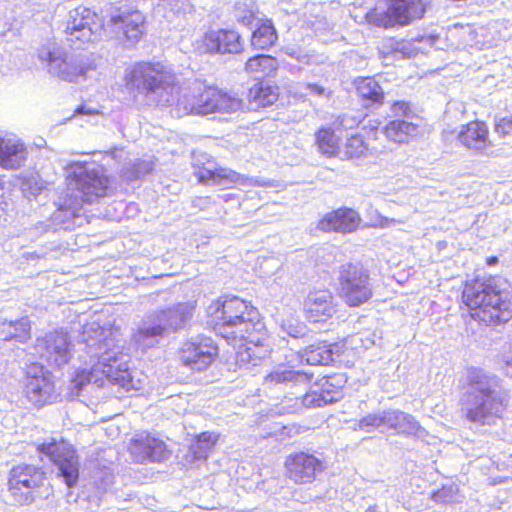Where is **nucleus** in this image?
I'll return each instance as SVG.
<instances>
[{
  "mask_svg": "<svg viewBox=\"0 0 512 512\" xmlns=\"http://www.w3.org/2000/svg\"><path fill=\"white\" fill-rule=\"evenodd\" d=\"M207 313L215 332L221 337L228 341H245L236 353L240 368L250 370L269 357L265 325L250 303L236 296H225L213 301Z\"/></svg>",
  "mask_w": 512,
  "mask_h": 512,
  "instance_id": "f257e3e1",
  "label": "nucleus"
},
{
  "mask_svg": "<svg viewBox=\"0 0 512 512\" xmlns=\"http://www.w3.org/2000/svg\"><path fill=\"white\" fill-rule=\"evenodd\" d=\"M80 342L90 357V370L82 369L75 373L71 381L76 395L87 385L102 387L105 380L119 385L125 390L134 388L126 355L123 354V340L118 329L101 327L93 322L85 325Z\"/></svg>",
  "mask_w": 512,
  "mask_h": 512,
  "instance_id": "f03ea898",
  "label": "nucleus"
},
{
  "mask_svg": "<svg viewBox=\"0 0 512 512\" xmlns=\"http://www.w3.org/2000/svg\"><path fill=\"white\" fill-rule=\"evenodd\" d=\"M509 399V391L500 377L483 369H468L459 399L466 421L481 426L495 424L506 411Z\"/></svg>",
  "mask_w": 512,
  "mask_h": 512,
  "instance_id": "7ed1b4c3",
  "label": "nucleus"
},
{
  "mask_svg": "<svg viewBox=\"0 0 512 512\" xmlns=\"http://www.w3.org/2000/svg\"><path fill=\"white\" fill-rule=\"evenodd\" d=\"M462 300L471 317L485 325L505 323L512 317V291L500 277L466 282Z\"/></svg>",
  "mask_w": 512,
  "mask_h": 512,
  "instance_id": "20e7f679",
  "label": "nucleus"
},
{
  "mask_svg": "<svg viewBox=\"0 0 512 512\" xmlns=\"http://www.w3.org/2000/svg\"><path fill=\"white\" fill-rule=\"evenodd\" d=\"M67 189L70 195L64 199L61 209L75 217L83 203H93L108 196L112 183L101 167L88 162H71L65 168Z\"/></svg>",
  "mask_w": 512,
  "mask_h": 512,
  "instance_id": "39448f33",
  "label": "nucleus"
},
{
  "mask_svg": "<svg viewBox=\"0 0 512 512\" xmlns=\"http://www.w3.org/2000/svg\"><path fill=\"white\" fill-rule=\"evenodd\" d=\"M126 86L157 106L179 108L181 96L175 75L161 63L138 62L125 74Z\"/></svg>",
  "mask_w": 512,
  "mask_h": 512,
  "instance_id": "423d86ee",
  "label": "nucleus"
},
{
  "mask_svg": "<svg viewBox=\"0 0 512 512\" xmlns=\"http://www.w3.org/2000/svg\"><path fill=\"white\" fill-rule=\"evenodd\" d=\"M196 309L195 300L170 302L157 310L151 319L133 334L135 343L142 349L154 346L165 331L176 332L187 326Z\"/></svg>",
  "mask_w": 512,
  "mask_h": 512,
  "instance_id": "0eeeda50",
  "label": "nucleus"
},
{
  "mask_svg": "<svg viewBox=\"0 0 512 512\" xmlns=\"http://www.w3.org/2000/svg\"><path fill=\"white\" fill-rule=\"evenodd\" d=\"M39 59L47 63L51 75L67 82L85 80L97 68L92 53L67 54L56 43H49L39 51Z\"/></svg>",
  "mask_w": 512,
  "mask_h": 512,
  "instance_id": "6e6552de",
  "label": "nucleus"
},
{
  "mask_svg": "<svg viewBox=\"0 0 512 512\" xmlns=\"http://www.w3.org/2000/svg\"><path fill=\"white\" fill-rule=\"evenodd\" d=\"M243 107L242 100L215 87L196 84L192 93H185L179 102V111L185 114L207 115L211 113L232 114Z\"/></svg>",
  "mask_w": 512,
  "mask_h": 512,
  "instance_id": "1a4fd4ad",
  "label": "nucleus"
},
{
  "mask_svg": "<svg viewBox=\"0 0 512 512\" xmlns=\"http://www.w3.org/2000/svg\"><path fill=\"white\" fill-rule=\"evenodd\" d=\"M339 296L350 307H358L373 296V282L369 271L359 263H346L339 269Z\"/></svg>",
  "mask_w": 512,
  "mask_h": 512,
  "instance_id": "9d476101",
  "label": "nucleus"
},
{
  "mask_svg": "<svg viewBox=\"0 0 512 512\" xmlns=\"http://www.w3.org/2000/svg\"><path fill=\"white\" fill-rule=\"evenodd\" d=\"M104 32L101 17L91 9L79 6L69 11L64 33L68 44L75 49L100 40Z\"/></svg>",
  "mask_w": 512,
  "mask_h": 512,
  "instance_id": "9b49d317",
  "label": "nucleus"
},
{
  "mask_svg": "<svg viewBox=\"0 0 512 512\" xmlns=\"http://www.w3.org/2000/svg\"><path fill=\"white\" fill-rule=\"evenodd\" d=\"M429 5L430 0H390L387 10L372 9L367 12L366 20L383 28L407 26L423 18Z\"/></svg>",
  "mask_w": 512,
  "mask_h": 512,
  "instance_id": "f8f14e48",
  "label": "nucleus"
},
{
  "mask_svg": "<svg viewBox=\"0 0 512 512\" xmlns=\"http://www.w3.org/2000/svg\"><path fill=\"white\" fill-rule=\"evenodd\" d=\"M22 393L27 402L36 408L51 404L58 397L52 374L39 363L26 367Z\"/></svg>",
  "mask_w": 512,
  "mask_h": 512,
  "instance_id": "ddd939ff",
  "label": "nucleus"
},
{
  "mask_svg": "<svg viewBox=\"0 0 512 512\" xmlns=\"http://www.w3.org/2000/svg\"><path fill=\"white\" fill-rule=\"evenodd\" d=\"M45 480V473L33 465L14 466L9 474L8 492L18 505L32 504Z\"/></svg>",
  "mask_w": 512,
  "mask_h": 512,
  "instance_id": "4468645a",
  "label": "nucleus"
},
{
  "mask_svg": "<svg viewBox=\"0 0 512 512\" xmlns=\"http://www.w3.org/2000/svg\"><path fill=\"white\" fill-rule=\"evenodd\" d=\"M40 453L46 455L57 467L58 474L66 485L73 487L79 478V458L74 447L66 441H51L38 447Z\"/></svg>",
  "mask_w": 512,
  "mask_h": 512,
  "instance_id": "2eb2a0df",
  "label": "nucleus"
},
{
  "mask_svg": "<svg viewBox=\"0 0 512 512\" xmlns=\"http://www.w3.org/2000/svg\"><path fill=\"white\" fill-rule=\"evenodd\" d=\"M218 348L209 337L198 336L185 342L180 349V360L192 371H203L215 360Z\"/></svg>",
  "mask_w": 512,
  "mask_h": 512,
  "instance_id": "dca6fc26",
  "label": "nucleus"
},
{
  "mask_svg": "<svg viewBox=\"0 0 512 512\" xmlns=\"http://www.w3.org/2000/svg\"><path fill=\"white\" fill-rule=\"evenodd\" d=\"M342 375L329 376L320 384V391L312 390L301 398L296 397L294 404L289 406L290 412H298L302 408H318L337 402L341 398Z\"/></svg>",
  "mask_w": 512,
  "mask_h": 512,
  "instance_id": "f3484780",
  "label": "nucleus"
},
{
  "mask_svg": "<svg viewBox=\"0 0 512 512\" xmlns=\"http://www.w3.org/2000/svg\"><path fill=\"white\" fill-rule=\"evenodd\" d=\"M196 48L207 54H239L244 50V43L238 32L218 29L205 32L197 40Z\"/></svg>",
  "mask_w": 512,
  "mask_h": 512,
  "instance_id": "a211bd4d",
  "label": "nucleus"
},
{
  "mask_svg": "<svg viewBox=\"0 0 512 512\" xmlns=\"http://www.w3.org/2000/svg\"><path fill=\"white\" fill-rule=\"evenodd\" d=\"M36 352L50 365L61 367L71 358V348L68 334L63 331H54L42 338H37Z\"/></svg>",
  "mask_w": 512,
  "mask_h": 512,
  "instance_id": "6ab92c4d",
  "label": "nucleus"
},
{
  "mask_svg": "<svg viewBox=\"0 0 512 512\" xmlns=\"http://www.w3.org/2000/svg\"><path fill=\"white\" fill-rule=\"evenodd\" d=\"M145 18L140 11H132L111 18L109 22L111 37H115L127 46L136 44L144 33Z\"/></svg>",
  "mask_w": 512,
  "mask_h": 512,
  "instance_id": "aec40b11",
  "label": "nucleus"
},
{
  "mask_svg": "<svg viewBox=\"0 0 512 512\" xmlns=\"http://www.w3.org/2000/svg\"><path fill=\"white\" fill-rule=\"evenodd\" d=\"M312 374L279 365L264 377L263 386L266 391L286 392L288 389L305 387L312 380Z\"/></svg>",
  "mask_w": 512,
  "mask_h": 512,
  "instance_id": "412c9836",
  "label": "nucleus"
},
{
  "mask_svg": "<svg viewBox=\"0 0 512 512\" xmlns=\"http://www.w3.org/2000/svg\"><path fill=\"white\" fill-rule=\"evenodd\" d=\"M285 465L289 479L297 484L311 483L324 470L321 460L304 452L289 456Z\"/></svg>",
  "mask_w": 512,
  "mask_h": 512,
  "instance_id": "4be33fe9",
  "label": "nucleus"
},
{
  "mask_svg": "<svg viewBox=\"0 0 512 512\" xmlns=\"http://www.w3.org/2000/svg\"><path fill=\"white\" fill-rule=\"evenodd\" d=\"M129 450L138 463L162 462L169 456L165 443L147 432L137 434L132 439Z\"/></svg>",
  "mask_w": 512,
  "mask_h": 512,
  "instance_id": "5701e85b",
  "label": "nucleus"
},
{
  "mask_svg": "<svg viewBox=\"0 0 512 512\" xmlns=\"http://www.w3.org/2000/svg\"><path fill=\"white\" fill-rule=\"evenodd\" d=\"M194 175L198 178L199 182L207 185H219L229 187L233 184L241 185H257L265 186L264 182H259L256 179L246 178L239 173L223 167H216L213 163H208L207 166L195 168Z\"/></svg>",
  "mask_w": 512,
  "mask_h": 512,
  "instance_id": "b1692460",
  "label": "nucleus"
},
{
  "mask_svg": "<svg viewBox=\"0 0 512 512\" xmlns=\"http://www.w3.org/2000/svg\"><path fill=\"white\" fill-rule=\"evenodd\" d=\"M27 158L25 143L13 134L0 131V167L16 170L25 165Z\"/></svg>",
  "mask_w": 512,
  "mask_h": 512,
  "instance_id": "393cba45",
  "label": "nucleus"
},
{
  "mask_svg": "<svg viewBox=\"0 0 512 512\" xmlns=\"http://www.w3.org/2000/svg\"><path fill=\"white\" fill-rule=\"evenodd\" d=\"M361 223L358 212L343 207L327 213L319 222L318 229L324 232H338L348 234L355 232Z\"/></svg>",
  "mask_w": 512,
  "mask_h": 512,
  "instance_id": "a878e982",
  "label": "nucleus"
},
{
  "mask_svg": "<svg viewBox=\"0 0 512 512\" xmlns=\"http://www.w3.org/2000/svg\"><path fill=\"white\" fill-rule=\"evenodd\" d=\"M304 309L313 322L331 318L336 312L333 294L327 289L311 291L305 299Z\"/></svg>",
  "mask_w": 512,
  "mask_h": 512,
  "instance_id": "bb28decb",
  "label": "nucleus"
},
{
  "mask_svg": "<svg viewBox=\"0 0 512 512\" xmlns=\"http://www.w3.org/2000/svg\"><path fill=\"white\" fill-rule=\"evenodd\" d=\"M458 140L466 148L481 154H487L493 146L489 139L488 127L481 121H472L464 125L458 134Z\"/></svg>",
  "mask_w": 512,
  "mask_h": 512,
  "instance_id": "cd10ccee",
  "label": "nucleus"
},
{
  "mask_svg": "<svg viewBox=\"0 0 512 512\" xmlns=\"http://www.w3.org/2000/svg\"><path fill=\"white\" fill-rule=\"evenodd\" d=\"M339 345L319 342L308 346L300 355L301 362L308 365H329L339 356Z\"/></svg>",
  "mask_w": 512,
  "mask_h": 512,
  "instance_id": "c85d7f7f",
  "label": "nucleus"
},
{
  "mask_svg": "<svg viewBox=\"0 0 512 512\" xmlns=\"http://www.w3.org/2000/svg\"><path fill=\"white\" fill-rule=\"evenodd\" d=\"M386 427L396 430L399 434L417 437L425 434V430L412 415L399 410L386 411Z\"/></svg>",
  "mask_w": 512,
  "mask_h": 512,
  "instance_id": "c756f323",
  "label": "nucleus"
},
{
  "mask_svg": "<svg viewBox=\"0 0 512 512\" xmlns=\"http://www.w3.org/2000/svg\"><path fill=\"white\" fill-rule=\"evenodd\" d=\"M385 136L398 144L409 143L419 135V126L407 119L389 121L383 128Z\"/></svg>",
  "mask_w": 512,
  "mask_h": 512,
  "instance_id": "7c9ffc66",
  "label": "nucleus"
},
{
  "mask_svg": "<svg viewBox=\"0 0 512 512\" xmlns=\"http://www.w3.org/2000/svg\"><path fill=\"white\" fill-rule=\"evenodd\" d=\"M355 84L357 93L359 97L366 101V106L382 103L384 99L383 89L373 78H360L355 81Z\"/></svg>",
  "mask_w": 512,
  "mask_h": 512,
  "instance_id": "2f4dec72",
  "label": "nucleus"
},
{
  "mask_svg": "<svg viewBox=\"0 0 512 512\" xmlns=\"http://www.w3.org/2000/svg\"><path fill=\"white\" fill-rule=\"evenodd\" d=\"M278 39L276 29L270 20L257 26L251 36V45L255 49L266 50L272 47Z\"/></svg>",
  "mask_w": 512,
  "mask_h": 512,
  "instance_id": "473e14b6",
  "label": "nucleus"
},
{
  "mask_svg": "<svg viewBox=\"0 0 512 512\" xmlns=\"http://www.w3.org/2000/svg\"><path fill=\"white\" fill-rule=\"evenodd\" d=\"M249 101L255 107H266L275 103L278 99L277 89L263 83L253 85L249 90Z\"/></svg>",
  "mask_w": 512,
  "mask_h": 512,
  "instance_id": "72a5a7b5",
  "label": "nucleus"
},
{
  "mask_svg": "<svg viewBox=\"0 0 512 512\" xmlns=\"http://www.w3.org/2000/svg\"><path fill=\"white\" fill-rule=\"evenodd\" d=\"M30 321L28 318H21L17 321H4L2 323V334L5 340L15 339L21 343L30 338Z\"/></svg>",
  "mask_w": 512,
  "mask_h": 512,
  "instance_id": "f704fd0d",
  "label": "nucleus"
},
{
  "mask_svg": "<svg viewBox=\"0 0 512 512\" xmlns=\"http://www.w3.org/2000/svg\"><path fill=\"white\" fill-rule=\"evenodd\" d=\"M188 6V0H159L155 7V14L168 22H173L186 13Z\"/></svg>",
  "mask_w": 512,
  "mask_h": 512,
  "instance_id": "c9c22d12",
  "label": "nucleus"
},
{
  "mask_svg": "<svg viewBox=\"0 0 512 512\" xmlns=\"http://www.w3.org/2000/svg\"><path fill=\"white\" fill-rule=\"evenodd\" d=\"M219 435L214 432H203L196 437L191 445V452L196 459H205L217 443Z\"/></svg>",
  "mask_w": 512,
  "mask_h": 512,
  "instance_id": "e433bc0d",
  "label": "nucleus"
},
{
  "mask_svg": "<svg viewBox=\"0 0 512 512\" xmlns=\"http://www.w3.org/2000/svg\"><path fill=\"white\" fill-rule=\"evenodd\" d=\"M277 67V61L270 55H258L248 59L245 65V70L249 73L262 72L269 74Z\"/></svg>",
  "mask_w": 512,
  "mask_h": 512,
  "instance_id": "4c0bfd02",
  "label": "nucleus"
},
{
  "mask_svg": "<svg viewBox=\"0 0 512 512\" xmlns=\"http://www.w3.org/2000/svg\"><path fill=\"white\" fill-rule=\"evenodd\" d=\"M316 142L325 155L333 156L338 151V137L329 128H322L317 132Z\"/></svg>",
  "mask_w": 512,
  "mask_h": 512,
  "instance_id": "58836bf2",
  "label": "nucleus"
},
{
  "mask_svg": "<svg viewBox=\"0 0 512 512\" xmlns=\"http://www.w3.org/2000/svg\"><path fill=\"white\" fill-rule=\"evenodd\" d=\"M152 169V162L137 160L134 163H128L123 166L121 175L126 181L131 182L147 175Z\"/></svg>",
  "mask_w": 512,
  "mask_h": 512,
  "instance_id": "ea45409f",
  "label": "nucleus"
},
{
  "mask_svg": "<svg viewBox=\"0 0 512 512\" xmlns=\"http://www.w3.org/2000/svg\"><path fill=\"white\" fill-rule=\"evenodd\" d=\"M382 425L386 426V411L381 413H371L362 417L354 424V430L372 432Z\"/></svg>",
  "mask_w": 512,
  "mask_h": 512,
  "instance_id": "a19ab883",
  "label": "nucleus"
},
{
  "mask_svg": "<svg viewBox=\"0 0 512 512\" xmlns=\"http://www.w3.org/2000/svg\"><path fill=\"white\" fill-rule=\"evenodd\" d=\"M366 149L362 137L352 136L345 143L343 155L347 159L359 158L365 154Z\"/></svg>",
  "mask_w": 512,
  "mask_h": 512,
  "instance_id": "79ce46f5",
  "label": "nucleus"
},
{
  "mask_svg": "<svg viewBox=\"0 0 512 512\" xmlns=\"http://www.w3.org/2000/svg\"><path fill=\"white\" fill-rule=\"evenodd\" d=\"M457 494H458V488L449 485V486H443L441 489L435 491L432 494V499L436 503H442V504H450L455 501H457Z\"/></svg>",
  "mask_w": 512,
  "mask_h": 512,
  "instance_id": "37998d69",
  "label": "nucleus"
},
{
  "mask_svg": "<svg viewBox=\"0 0 512 512\" xmlns=\"http://www.w3.org/2000/svg\"><path fill=\"white\" fill-rule=\"evenodd\" d=\"M235 18L238 23L242 24L246 27H252L256 17L252 10L245 9L242 7H237L235 10Z\"/></svg>",
  "mask_w": 512,
  "mask_h": 512,
  "instance_id": "c03bdc74",
  "label": "nucleus"
},
{
  "mask_svg": "<svg viewBox=\"0 0 512 512\" xmlns=\"http://www.w3.org/2000/svg\"><path fill=\"white\" fill-rule=\"evenodd\" d=\"M359 123V118L349 113L340 115L335 122L338 127L344 130L353 129L354 127L358 126Z\"/></svg>",
  "mask_w": 512,
  "mask_h": 512,
  "instance_id": "a18cd8bd",
  "label": "nucleus"
},
{
  "mask_svg": "<svg viewBox=\"0 0 512 512\" xmlns=\"http://www.w3.org/2000/svg\"><path fill=\"white\" fill-rule=\"evenodd\" d=\"M391 111L395 117H404L408 120L412 114L410 104L406 101H395L391 105Z\"/></svg>",
  "mask_w": 512,
  "mask_h": 512,
  "instance_id": "49530a36",
  "label": "nucleus"
},
{
  "mask_svg": "<svg viewBox=\"0 0 512 512\" xmlns=\"http://www.w3.org/2000/svg\"><path fill=\"white\" fill-rule=\"evenodd\" d=\"M495 131L502 136L512 134V115L499 119L495 124Z\"/></svg>",
  "mask_w": 512,
  "mask_h": 512,
  "instance_id": "de8ad7c7",
  "label": "nucleus"
},
{
  "mask_svg": "<svg viewBox=\"0 0 512 512\" xmlns=\"http://www.w3.org/2000/svg\"><path fill=\"white\" fill-rule=\"evenodd\" d=\"M305 89L307 90V94L316 95L319 97H328L329 93L326 92V89L318 84L314 83H306L304 84Z\"/></svg>",
  "mask_w": 512,
  "mask_h": 512,
  "instance_id": "09e8293b",
  "label": "nucleus"
},
{
  "mask_svg": "<svg viewBox=\"0 0 512 512\" xmlns=\"http://www.w3.org/2000/svg\"><path fill=\"white\" fill-rule=\"evenodd\" d=\"M396 223H401V221L396 220V219H389L387 217L378 215L377 220L372 224V226H374V227L379 226L381 228H384L391 224H396Z\"/></svg>",
  "mask_w": 512,
  "mask_h": 512,
  "instance_id": "8fccbe9b",
  "label": "nucleus"
},
{
  "mask_svg": "<svg viewBox=\"0 0 512 512\" xmlns=\"http://www.w3.org/2000/svg\"><path fill=\"white\" fill-rule=\"evenodd\" d=\"M282 330L287 332L288 335L294 337V338H297L301 335V330L302 328H299L298 326H294L292 324H283L281 326Z\"/></svg>",
  "mask_w": 512,
  "mask_h": 512,
  "instance_id": "3c124183",
  "label": "nucleus"
},
{
  "mask_svg": "<svg viewBox=\"0 0 512 512\" xmlns=\"http://www.w3.org/2000/svg\"><path fill=\"white\" fill-rule=\"evenodd\" d=\"M210 203V197H197L192 201L193 206L200 209L207 207Z\"/></svg>",
  "mask_w": 512,
  "mask_h": 512,
  "instance_id": "603ef678",
  "label": "nucleus"
},
{
  "mask_svg": "<svg viewBox=\"0 0 512 512\" xmlns=\"http://www.w3.org/2000/svg\"><path fill=\"white\" fill-rule=\"evenodd\" d=\"M503 360L506 364L507 375L512 376V342L510 345V351L504 354Z\"/></svg>",
  "mask_w": 512,
  "mask_h": 512,
  "instance_id": "864d4df0",
  "label": "nucleus"
},
{
  "mask_svg": "<svg viewBox=\"0 0 512 512\" xmlns=\"http://www.w3.org/2000/svg\"><path fill=\"white\" fill-rule=\"evenodd\" d=\"M77 112L80 113V114H84V113H87V114H92L93 112L91 110H87L85 111V108L84 107H80L77 109Z\"/></svg>",
  "mask_w": 512,
  "mask_h": 512,
  "instance_id": "5fc2aeb1",
  "label": "nucleus"
},
{
  "mask_svg": "<svg viewBox=\"0 0 512 512\" xmlns=\"http://www.w3.org/2000/svg\"><path fill=\"white\" fill-rule=\"evenodd\" d=\"M35 185H36V188H35L36 191H41L43 189L42 183L38 184L37 182H35Z\"/></svg>",
  "mask_w": 512,
  "mask_h": 512,
  "instance_id": "6e6d98bb",
  "label": "nucleus"
},
{
  "mask_svg": "<svg viewBox=\"0 0 512 512\" xmlns=\"http://www.w3.org/2000/svg\"><path fill=\"white\" fill-rule=\"evenodd\" d=\"M365 512H378V511L375 506H371Z\"/></svg>",
  "mask_w": 512,
  "mask_h": 512,
  "instance_id": "4d7b16f0",
  "label": "nucleus"
}]
</instances>
